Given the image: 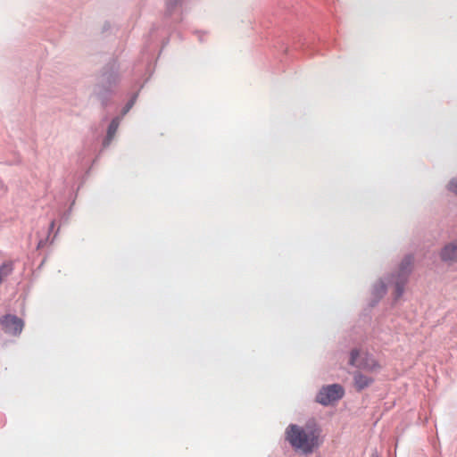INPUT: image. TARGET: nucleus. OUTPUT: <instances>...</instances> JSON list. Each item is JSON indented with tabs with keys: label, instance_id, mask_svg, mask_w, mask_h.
<instances>
[{
	"label": "nucleus",
	"instance_id": "1",
	"mask_svg": "<svg viewBox=\"0 0 457 457\" xmlns=\"http://www.w3.org/2000/svg\"><path fill=\"white\" fill-rule=\"evenodd\" d=\"M321 430L316 425L300 427L290 425L286 431L287 440L296 450L303 453H311L321 444Z\"/></svg>",
	"mask_w": 457,
	"mask_h": 457
},
{
	"label": "nucleus",
	"instance_id": "2",
	"mask_svg": "<svg viewBox=\"0 0 457 457\" xmlns=\"http://www.w3.org/2000/svg\"><path fill=\"white\" fill-rule=\"evenodd\" d=\"M349 364L368 371H376L380 369V365L377 360L368 353H361L357 349L351 351Z\"/></svg>",
	"mask_w": 457,
	"mask_h": 457
},
{
	"label": "nucleus",
	"instance_id": "3",
	"mask_svg": "<svg viewBox=\"0 0 457 457\" xmlns=\"http://www.w3.org/2000/svg\"><path fill=\"white\" fill-rule=\"evenodd\" d=\"M344 395V389L338 384L323 386L316 396V401L323 405H328Z\"/></svg>",
	"mask_w": 457,
	"mask_h": 457
},
{
	"label": "nucleus",
	"instance_id": "4",
	"mask_svg": "<svg viewBox=\"0 0 457 457\" xmlns=\"http://www.w3.org/2000/svg\"><path fill=\"white\" fill-rule=\"evenodd\" d=\"M413 258L411 256L405 257L399 269L397 279L395 281V297L399 298L404 290V285L407 281V276L411 272Z\"/></svg>",
	"mask_w": 457,
	"mask_h": 457
},
{
	"label": "nucleus",
	"instance_id": "5",
	"mask_svg": "<svg viewBox=\"0 0 457 457\" xmlns=\"http://www.w3.org/2000/svg\"><path fill=\"white\" fill-rule=\"evenodd\" d=\"M3 329L12 336H18L21 333L24 322L15 315L7 314L0 320Z\"/></svg>",
	"mask_w": 457,
	"mask_h": 457
},
{
	"label": "nucleus",
	"instance_id": "6",
	"mask_svg": "<svg viewBox=\"0 0 457 457\" xmlns=\"http://www.w3.org/2000/svg\"><path fill=\"white\" fill-rule=\"evenodd\" d=\"M440 255L445 262H455L457 260V245H446L441 251Z\"/></svg>",
	"mask_w": 457,
	"mask_h": 457
},
{
	"label": "nucleus",
	"instance_id": "7",
	"mask_svg": "<svg viewBox=\"0 0 457 457\" xmlns=\"http://www.w3.org/2000/svg\"><path fill=\"white\" fill-rule=\"evenodd\" d=\"M353 380L354 386L359 391L369 386L373 382V379L371 378L365 376L360 372H356L354 374Z\"/></svg>",
	"mask_w": 457,
	"mask_h": 457
},
{
	"label": "nucleus",
	"instance_id": "8",
	"mask_svg": "<svg viewBox=\"0 0 457 457\" xmlns=\"http://www.w3.org/2000/svg\"><path fill=\"white\" fill-rule=\"evenodd\" d=\"M12 270V265L11 263H4L0 267V284L4 280L5 277H7L9 274H11Z\"/></svg>",
	"mask_w": 457,
	"mask_h": 457
},
{
	"label": "nucleus",
	"instance_id": "9",
	"mask_svg": "<svg viewBox=\"0 0 457 457\" xmlns=\"http://www.w3.org/2000/svg\"><path fill=\"white\" fill-rule=\"evenodd\" d=\"M119 127V120L118 119H113L108 128L107 136L111 139L116 133Z\"/></svg>",
	"mask_w": 457,
	"mask_h": 457
},
{
	"label": "nucleus",
	"instance_id": "10",
	"mask_svg": "<svg viewBox=\"0 0 457 457\" xmlns=\"http://www.w3.org/2000/svg\"><path fill=\"white\" fill-rule=\"evenodd\" d=\"M448 188L451 192L457 195V179H453V180L450 181Z\"/></svg>",
	"mask_w": 457,
	"mask_h": 457
}]
</instances>
